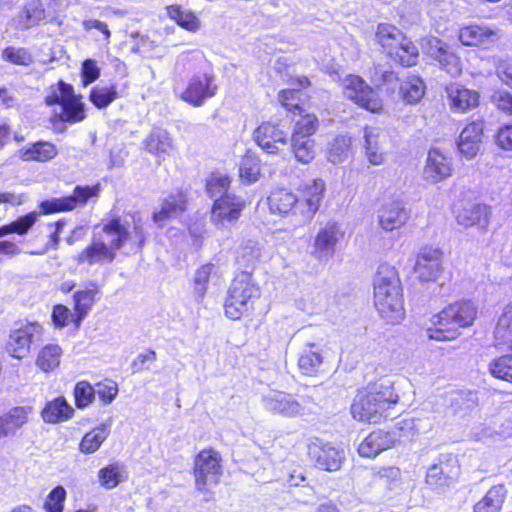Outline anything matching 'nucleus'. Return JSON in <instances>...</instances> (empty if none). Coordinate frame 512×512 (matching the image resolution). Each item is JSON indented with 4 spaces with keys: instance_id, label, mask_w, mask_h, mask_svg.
<instances>
[{
    "instance_id": "nucleus-1",
    "label": "nucleus",
    "mask_w": 512,
    "mask_h": 512,
    "mask_svg": "<svg viewBox=\"0 0 512 512\" xmlns=\"http://www.w3.org/2000/svg\"><path fill=\"white\" fill-rule=\"evenodd\" d=\"M325 182L314 179L307 184L301 197L286 188H277L267 198L269 210L274 215L291 216L296 226H304L313 219L324 197Z\"/></svg>"
},
{
    "instance_id": "nucleus-2",
    "label": "nucleus",
    "mask_w": 512,
    "mask_h": 512,
    "mask_svg": "<svg viewBox=\"0 0 512 512\" xmlns=\"http://www.w3.org/2000/svg\"><path fill=\"white\" fill-rule=\"evenodd\" d=\"M398 401L399 396L391 382H382L356 395L351 405V414L357 421L377 424L391 416L389 410Z\"/></svg>"
},
{
    "instance_id": "nucleus-3",
    "label": "nucleus",
    "mask_w": 512,
    "mask_h": 512,
    "mask_svg": "<svg viewBox=\"0 0 512 512\" xmlns=\"http://www.w3.org/2000/svg\"><path fill=\"white\" fill-rule=\"evenodd\" d=\"M477 313L478 307L471 300H460L449 304L432 317L431 322L434 328L427 330L428 338L436 341L456 339L460 335V329L474 324Z\"/></svg>"
},
{
    "instance_id": "nucleus-4",
    "label": "nucleus",
    "mask_w": 512,
    "mask_h": 512,
    "mask_svg": "<svg viewBox=\"0 0 512 512\" xmlns=\"http://www.w3.org/2000/svg\"><path fill=\"white\" fill-rule=\"evenodd\" d=\"M260 297V288L249 271H242L232 280L224 301L225 316L230 320H240L250 315L255 301Z\"/></svg>"
},
{
    "instance_id": "nucleus-5",
    "label": "nucleus",
    "mask_w": 512,
    "mask_h": 512,
    "mask_svg": "<svg viewBox=\"0 0 512 512\" xmlns=\"http://www.w3.org/2000/svg\"><path fill=\"white\" fill-rule=\"evenodd\" d=\"M94 235L100 237L113 253L121 249L126 242L130 244L131 251H140L146 239L143 227L140 223L134 221L133 232H129L118 218L103 224L99 231L95 228Z\"/></svg>"
},
{
    "instance_id": "nucleus-6",
    "label": "nucleus",
    "mask_w": 512,
    "mask_h": 512,
    "mask_svg": "<svg viewBox=\"0 0 512 512\" xmlns=\"http://www.w3.org/2000/svg\"><path fill=\"white\" fill-rule=\"evenodd\" d=\"M222 476V458L219 452L209 448L201 450L194 460L196 489L205 494V500L211 499V487L220 482Z\"/></svg>"
},
{
    "instance_id": "nucleus-7",
    "label": "nucleus",
    "mask_w": 512,
    "mask_h": 512,
    "mask_svg": "<svg viewBox=\"0 0 512 512\" xmlns=\"http://www.w3.org/2000/svg\"><path fill=\"white\" fill-rule=\"evenodd\" d=\"M45 102L47 105H60L59 116L62 121L76 123L85 118L81 96L75 95L73 86L63 81H59L56 86L51 87Z\"/></svg>"
},
{
    "instance_id": "nucleus-8",
    "label": "nucleus",
    "mask_w": 512,
    "mask_h": 512,
    "mask_svg": "<svg viewBox=\"0 0 512 512\" xmlns=\"http://www.w3.org/2000/svg\"><path fill=\"white\" fill-rule=\"evenodd\" d=\"M422 52L437 61L439 67L453 77L462 73L460 57L443 40L435 36H426L420 40Z\"/></svg>"
},
{
    "instance_id": "nucleus-9",
    "label": "nucleus",
    "mask_w": 512,
    "mask_h": 512,
    "mask_svg": "<svg viewBox=\"0 0 512 512\" xmlns=\"http://www.w3.org/2000/svg\"><path fill=\"white\" fill-rule=\"evenodd\" d=\"M343 90L347 98L360 107L378 113L383 104L378 94L361 77L349 75L343 80Z\"/></svg>"
},
{
    "instance_id": "nucleus-10",
    "label": "nucleus",
    "mask_w": 512,
    "mask_h": 512,
    "mask_svg": "<svg viewBox=\"0 0 512 512\" xmlns=\"http://www.w3.org/2000/svg\"><path fill=\"white\" fill-rule=\"evenodd\" d=\"M43 327L38 322H26L9 334L6 349L16 359L24 358L30 351L32 343L41 339Z\"/></svg>"
},
{
    "instance_id": "nucleus-11",
    "label": "nucleus",
    "mask_w": 512,
    "mask_h": 512,
    "mask_svg": "<svg viewBox=\"0 0 512 512\" xmlns=\"http://www.w3.org/2000/svg\"><path fill=\"white\" fill-rule=\"evenodd\" d=\"M374 305L383 306L389 297L403 294L397 270L387 263L380 264L373 280Z\"/></svg>"
},
{
    "instance_id": "nucleus-12",
    "label": "nucleus",
    "mask_w": 512,
    "mask_h": 512,
    "mask_svg": "<svg viewBox=\"0 0 512 512\" xmlns=\"http://www.w3.org/2000/svg\"><path fill=\"white\" fill-rule=\"evenodd\" d=\"M307 454L318 468L329 472L339 470L345 459V454L342 449L333 446L331 443L324 442L317 437L309 440L307 444Z\"/></svg>"
},
{
    "instance_id": "nucleus-13",
    "label": "nucleus",
    "mask_w": 512,
    "mask_h": 512,
    "mask_svg": "<svg viewBox=\"0 0 512 512\" xmlns=\"http://www.w3.org/2000/svg\"><path fill=\"white\" fill-rule=\"evenodd\" d=\"M262 407L273 415L295 418L305 415V408L292 395L284 391L270 390L261 397Z\"/></svg>"
},
{
    "instance_id": "nucleus-14",
    "label": "nucleus",
    "mask_w": 512,
    "mask_h": 512,
    "mask_svg": "<svg viewBox=\"0 0 512 512\" xmlns=\"http://www.w3.org/2000/svg\"><path fill=\"white\" fill-rule=\"evenodd\" d=\"M443 251L434 246L426 245L420 248L414 272L421 282H434L443 272Z\"/></svg>"
},
{
    "instance_id": "nucleus-15",
    "label": "nucleus",
    "mask_w": 512,
    "mask_h": 512,
    "mask_svg": "<svg viewBox=\"0 0 512 512\" xmlns=\"http://www.w3.org/2000/svg\"><path fill=\"white\" fill-rule=\"evenodd\" d=\"M459 475L457 459L450 454H442L427 470L426 483L433 489L443 490L452 485Z\"/></svg>"
},
{
    "instance_id": "nucleus-16",
    "label": "nucleus",
    "mask_w": 512,
    "mask_h": 512,
    "mask_svg": "<svg viewBox=\"0 0 512 512\" xmlns=\"http://www.w3.org/2000/svg\"><path fill=\"white\" fill-rule=\"evenodd\" d=\"M342 236L341 226L334 220L327 221L316 233L312 255L319 261H328L333 257L335 247Z\"/></svg>"
},
{
    "instance_id": "nucleus-17",
    "label": "nucleus",
    "mask_w": 512,
    "mask_h": 512,
    "mask_svg": "<svg viewBox=\"0 0 512 512\" xmlns=\"http://www.w3.org/2000/svg\"><path fill=\"white\" fill-rule=\"evenodd\" d=\"M244 207L245 201L235 194L216 198L211 208V221L219 228H226L238 220Z\"/></svg>"
},
{
    "instance_id": "nucleus-18",
    "label": "nucleus",
    "mask_w": 512,
    "mask_h": 512,
    "mask_svg": "<svg viewBox=\"0 0 512 512\" xmlns=\"http://www.w3.org/2000/svg\"><path fill=\"white\" fill-rule=\"evenodd\" d=\"M99 193V186H76L73 194L62 198H54L51 200L43 201L40 208L44 214L70 211L77 205H84L86 202L97 196Z\"/></svg>"
},
{
    "instance_id": "nucleus-19",
    "label": "nucleus",
    "mask_w": 512,
    "mask_h": 512,
    "mask_svg": "<svg viewBox=\"0 0 512 512\" xmlns=\"http://www.w3.org/2000/svg\"><path fill=\"white\" fill-rule=\"evenodd\" d=\"M217 85L214 83V76L208 73H197L193 75L181 94V99L193 106H201L207 99L216 93Z\"/></svg>"
},
{
    "instance_id": "nucleus-20",
    "label": "nucleus",
    "mask_w": 512,
    "mask_h": 512,
    "mask_svg": "<svg viewBox=\"0 0 512 512\" xmlns=\"http://www.w3.org/2000/svg\"><path fill=\"white\" fill-rule=\"evenodd\" d=\"M490 207L480 202H461L455 210L458 225L464 228L477 226L486 230L490 222Z\"/></svg>"
},
{
    "instance_id": "nucleus-21",
    "label": "nucleus",
    "mask_w": 512,
    "mask_h": 512,
    "mask_svg": "<svg viewBox=\"0 0 512 512\" xmlns=\"http://www.w3.org/2000/svg\"><path fill=\"white\" fill-rule=\"evenodd\" d=\"M186 205L187 198L183 192L171 193L161 199L159 208H156L152 214V220L161 227L166 221L182 215L186 210Z\"/></svg>"
},
{
    "instance_id": "nucleus-22",
    "label": "nucleus",
    "mask_w": 512,
    "mask_h": 512,
    "mask_svg": "<svg viewBox=\"0 0 512 512\" xmlns=\"http://www.w3.org/2000/svg\"><path fill=\"white\" fill-rule=\"evenodd\" d=\"M446 93L452 112L464 113L479 105V93L459 83H451L448 85L446 87Z\"/></svg>"
},
{
    "instance_id": "nucleus-23",
    "label": "nucleus",
    "mask_w": 512,
    "mask_h": 512,
    "mask_svg": "<svg viewBox=\"0 0 512 512\" xmlns=\"http://www.w3.org/2000/svg\"><path fill=\"white\" fill-rule=\"evenodd\" d=\"M115 258L116 253H113L100 237L93 234L90 244L75 257V260L78 265L93 266L112 263Z\"/></svg>"
},
{
    "instance_id": "nucleus-24",
    "label": "nucleus",
    "mask_w": 512,
    "mask_h": 512,
    "mask_svg": "<svg viewBox=\"0 0 512 512\" xmlns=\"http://www.w3.org/2000/svg\"><path fill=\"white\" fill-rule=\"evenodd\" d=\"M452 160L438 149H430L424 167V178L431 183H438L450 177Z\"/></svg>"
},
{
    "instance_id": "nucleus-25",
    "label": "nucleus",
    "mask_w": 512,
    "mask_h": 512,
    "mask_svg": "<svg viewBox=\"0 0 512 512\" xmlns=\"http://www.w3.org/2000/svg\"><path fill=\"white\" fill-rule=\"evenodd\" d=\"M501 37L499 29L485 25H469L459 31V41L465 46L490 45Z\"/></svg>"
},
{
    "instance_id": "nucleus-26",
    "label": "nucleus",
    "mask_w": 512,
    "mask_h": 512,
    "mask_svg": "<svg viewBox=\"0 0 512 512\" xmlns=\"http://www.w3.org/2000/svg\"><path fill=\"white\" fill-rule=\"evenodd\" d=\"M254 140L268 154H276L277 143H287V133L278 125L271 122H264L254 131Z\"/></svg>"
},
{
    "instance_id": "nucleus-27",
    "label": "nucleus",
    "mask_w": 512,
    "mask_h": 512,
    "mask_svg": "<svg viewBox=\"0 0 512 512\" xmlns=\"http://www.w3.org/2000/svg\"><path fill=\"white\" fill-rule=\"evenodd\" d=\"M409 211L399 201H389L378 211L379 225L385 231L402 227L409 219Z\"/></svg>"
},
{
    "instance_id": "nucleus-28",
    "label": "nucleus",
    "mask_w": 512,
    "mask_h": 512,
    "mask_svg": "<svg viewBox=\"0 0 512 512\" xmlns=\"http://www.w3.org/2000/svg\"><path fill=\"white\" fill-rule=\"evenodd\" d=\"M483 121L477 120L469 123L460 133L458 148L466 158L475 157L480 149L483 136Z\"/></svg>"
},
{
    "instance_id": "nucleus-29",
    "label": "nucleus",
    "mask_w": 512,
    "mask_h": 512,
    "mask_svg": "<svg viewBox=\"0 0 512 512\" xmlns=\"http://www.w3.org/2000/svg\"><path fill=\"white\" fill-rule=\"evenodd\" d=\"M386 132L378 127H366L364 131L365 154L370 164L381 165L384 163L385 156L383 144L386 142Z\"/></svg>"
},
{
    "instance_id": "nucleus-30",
    "label": "nucleus",
    "mask_w": 512,
    "mask_h": 512,
    "mask_svg": "<svg viewBox=\"0 0 512 512\" xmlns=\"http://www.w3.org/2000/svg\"><path fill=\"white\" fill-rule=\"evenodd\" d=\"M143 143L146 151L154 155L158 163H161L166 156H169L175 150L173 139L162 128H154Z\"/></svg>"
},
{
    "instance_id": "nucleus-31",
    "label": "nucleus",
    "mask_w": 512,
    "mask_h": 512,
    "mask_svg": "<svg viewBox=\"0 0 512 512\" xmlns=\"http://www.w3.org/2000/svg\"><path fill=\"white\" fill-rule=\"evenodd\" d=\"M394 442V434L382 430L373 431L360 443L358 453L362 457L373 458L389 449Z\"/></svg>"
},
{
    "instance_id": "nucleus-32",
    "label": "nucleus",
    "mask_w": 512,
    "mask_h": 512,
    "mask_svg": "<svg viewBox=\"0 0 512 512\" xmlns=\"http://www.w3.org/2000/svg\"><path fill=\"white\" fill-rule=\"evenodd\" d=\"M494 339L498 346L512 350V301L503 307L498 316Z\"/></svg>"
},
{
    "instance_id": "nucleus-33",
    "label": "nucleus",
    "mask_w": 512,
    "mask_h": 512,
    "mask_svg": "<svg viewBox=\"0 0 512 512\" xmlns=\"http://www.w3.org/2000/svg\"><path fill=\"white\" fill-rule=\"evenodd\" d=\"M58 151L54 144L47 141H39L26 145L19 150V157L24 161L46 162L53 159Z\"/></svg>"
},
{
    "instance_id": "nucleus-34",
    "label": "nucleus",
    "mask_w": 512,
    "mask_h": 512,
    "mask_svg": "<svg viewBox=\"0 0 512 512\" xmlns=\"http://www.w3.org/2000/svg\"><path fill=\"white\" fill-rule=\"evenodd\" d=\"M323 363V356L319 348L313 344L308 343L303 348L298 359V367L304 375H316L320 372Z\"/></svg>"
},
{
    "instance_id": "nucleus-35",
    "label": "nucleus",
    "mask_w": 512,
    "mask_h": 512,
    "mask_svg": "<svg viewBox=\"0 0 512 512\" xmlns=\"http://www.w3.org/2000/svg\"><path fill=\"white\" fill-rule=\"evenodd\" d=\"M31 412L32 408L30 406H18L12 408L7 414L0 416L3 437L14 434L26 424Z\"/></svg>"
},
{
    "instance_id": "nucleus-36",
    "label": "nucleus",
    "mask_w": 512,
    "mask_h": 512,
    "mask_svg": "<svg viewBox=\"0 0 512 512\" xmlns=\"http://www.w3.org/2000/svg\"><path fill=\"white\" fill-rule=\"evenodd\" d=\"M74 409L65 398L58 397L46 404L42 411L43 420L47 423H59L72 417Z\"/></svg>"
},
{
    "instance_id": "nucleus-37",
    "label": "nucleus",
    "mask_w": 512,
    "mask_h": 512,
    "mask_svg": "<svg viewBox=\"0 0 512 512\" xmlns=\"http://www.w3.org/2000/svg\"><path fill=\"white\" fill-rule=\"evenodd\" d=\"M507 490L504 485L491 487L486 495L474 507V512H500Z\"/></svg>"
},
{
    "instance_id": "nucleus-38",
    "label": "nucleus",
    "mask_w": 512,
    "mask_h": 512,
    "mask_svg": "<svg viewBox=\"0 0 512 512\" xmlns=\"http://www.w3.org/2000/svg\"><path fill=\"white\" fill-rule=\"evenodd\" d=\"M405 37L406 36L393 25H378L376 32L377 41L389 56L392 54L393 50L404 41Z\"/></svg>"
},
{
    "instance_id": "nucleus-39",
    "label": "nucleus",
    "mask_w": 512,
    "mask_h": 512,
    "mask_svg": "<svg viewBox=\"0 0 512 512\" xmlns=\"http://www.w3.org/2000/svg\"><path fill=\"white\" fill-rule=\"evenodd\" d=\"M63 350L58 344H47L38 352L35 364L43 372L48 373L58 368Z\"/></svg>"
},
{
    "instance_id": "nucleus-40",
    "label": "nucleus",
    "mask_w": 512,
    "mask_h": 512,
    "mask_svg": "<svg viewBox=\"0 0 512 512\" xmlns=\"http://www.w3.org/2000/svg\"><path fill=\"white\" fill-rule=\"evenodd\" d=\"M384 307L375 305L380 317L389 324H397L405 317L403 294L389 297L385 300Z\"/></svg>"
},
{
    "instance_id": "nucleus-41",
    "label": "nucleus",
    "mask_w": 512,
    "mask_h": 512,
    "mask_svg": "<svg viewBox=\"0 0 512 512\" xmlns=\"http://www.w3.org/2000/svg\"><path fill=\"white\" fill-rule=\"evenodd\" d=\"M291 150L298 162L308 164L316 156L315 140L310 137L291 136Z\"/></svg>"
},
{
    "instance_id": "nucleus-42",
    "label": "nucleus",
    "mask_w": 512,
    "mask_h": 512,
    "mask_svg": "<svg viewBox=\"0 0 512 512\" xmlns=\"http://www.w3.org/2000/svg\"><path fill=\"white\" fill-rule=\"evenodd\" d=\"M166 10L169 18L187 31L197 32L201 28L200 20L192 11L182 9L179 5L167 6Z\"/></svg>"
},
{
    "instance_id": "nucleus-43",
    "label": "nucleus",
    "mask_w": 512,
    "mask_h": 512,
    "mask_svg": "<svg viewBox=\"0 0 512 512\" xmlns=\"http://www.w3.org/2000/svg\"><path fill=\"white\" fill-rule=\"evenodd\" d=\"M425 93V86L418 76H407L400 85V94L402 99L408 104L419 102Z\"/></svg>"
},
{
    "instance_id": "nucleus-44",
    "label": "nucleus",
    "mask_w": 512,
    "mask_h": 512,
    "mask_svg": "<svg viewBox=\"0 0 512 512\" xmlns=\"http://www.w3.org/2000/svg\"><path fill=\"white\" fill-rule=\"evenodd\" d=\"M109 434L110 426L108 424L99 425L84 435L80 443V451L85 454L96 452Z\"/></svg>"
},
{
    "instance_id": "nucleus-45",
    "label": "nucleus",
    "mask_w": 512,
    "mask_h": 512,
    "mask_svg": "<svg viewBox=\"0 0 512 512\" xmlns=\"http://www.w3.org/2000/svg\"><path fill=\"white\" fill-rule=\"evenodd\" d=\"M98 293V287L94 284L85 290H79L74 293V310L79 318L82 320L92 308L95 302V296Z\"/></svg>"
},
{
    "instance_id": "nucleus-46",
    "label": "nucleus",
    "mask_w": 512,
    "mask_h": 512,
    "mask_svg": "<svg viewBox=\"0 0 512 512\" xmlns=\"http://www.w3.org/2000/svg\"><path fill=\"white\" fill-rule=\"evenodd\" d=\"M390 57L404 67H410L417 63L419 51L414 43L405 37L404 41L393 50Z\"/></svg>"
},
{
    "instance_id": "nucleus-47",
    "label": "nucleus",
    "mask_w": 512,
    "mask_h": 512,
    "mask_svg": "<svg viewBox=\"0 0 512 512\" xmlns=\"http://www.w3.org/2000/svg\"><path fill=\"white\" fill-rule=\"evenodd\" d=\"M351 138L346 135L335 137L328 147V160L334 164L344 162L350 152Z\"/></svg>"
},
{
    "instance_id": "nucleus-48",
    "label": "nucleus",
    "mask_w": 512,
    "mask_h": 512,
    "mask_svg": "<svg viewBox=\"0 0 512 512\" xmlns=\"http://www.w3.org/2000/svg\"><path fill=\"white\" fill-rule=\"evenodd\" d=\"M38 219L37 212H30L24 216L17 218L15 221L0 227V238L5 235L16 233L25 235Z\"/></svg>"
},
{
    "instance_id": "nucleus-49",
    "label": "nucleus",
    "mask_w": 512,
    "mask_h": 512,
    "mask_svg": "<svg viewBox=\"0 0 512 512\" xmlns=\"http://www.w3.org/2000/svg\"><path fill=\"white\" fill-rule=\"evenodd\" d=\"M45 17V10L41 0H31L24 7L20 15L19 24L22 28H29L38 24Z\"/></svg>"
},
{
    "instance_id": "nucleus-50",
    "label": "nucleus",
    "mask_w": 512,
    "mask_h": 512,
    "mask_svg": "<svg viewBox=\"0 0 512 512\" xmlns=\"http://www.w3.org/2000/svg\"><path fill=\"white\" fill-rule=\"evenodd\" d=\"M229 187V177L220 173L211 174L206 183L207 193L213 201H216V198H222L231 194L229 192Z\"/></svg>"
},
{
    "instance_id": "nucleus-51",
    "label": "nucleus",
    "mask_w": 512,
    "mask_h": 512,
    "mask_svg": "<svg viewBox=\"0 0 512 512\" xmlns=\"http://www.w3.org/2000/svg\"><path fill=\"white\" fill-rule=\"evenodd\" d=\"M299 119L295 121L291 136H304L312 138V135L318 129V118L315 114L297 111Z\"/></svg>"
},
{
    "instance_id": "nucleus-52",
    "label": "nucleus",
    "mask_w": 512,
    "mask_h": 512,
    "mask_svg": "<svg viewBox=\"0 0 512 512\" xmlns=\"http://www.w3.org/2000/svg\"><path fill=\"white\" fill-rule=\"evenodd\" d=\"M213 268L212 264H205L195 272L193 277V295L197 302H201L204 299Z\"/></svg>"
},
{
    "instance_id": "nucleus-53",
    "label": "nucleus",
    "mask_w": 512,
    "mask_h": 512,
    "mask_svg": "<svg viewBox=\"0 0 512 512\" xmlns=\"http://www.w3.org/2000/svg\"><path fill=\"white\" fill-rule=\"evenodd\" d=\"M489 371L493 377L512 383V355H502L492 360Z\"/></svg>"
},
{
    "instance_id": "nucleus-54",
    "label": "nucleus",
    "mask_w": 512,
    "mask_h": 512,
    "mask_svg": "<svg viewBox=\"0 0 512 512\" xmlns=\"http://www.w3.org/2000/svg\"><path fill=\"white\" fill-rule=\"evenodd\" d=\"M118 97L116 86H96L90 92V101L99 109L107 107Z\"/></svg>"
},
{
    "instance_id": "nucleus-55",
    "label": "nucleus",
    "mask_w": 512,
    "mask_h": 512,
    "mask_svg": "<svg viewBox=\"0 0 512 512\" xmlns=\"http://www.w3.org/2000/svg\"><path fill=\"white\" fill-rule=\"evenodd\" d=\"M99 481L107 489L116 487L124 478L122 467L117 464H110L99 471Z\"/></svg>"
},
{
    "instance_id": "nucleus-56",
    "label": "nucleus",
    "mask_w": 512,
    "mask_h": 512,
    "mask_svg": "<svg viewBox=\"0 0 512 512\" xmlns=\"http://www.w3.org/2000/svg\"><path fill=\"white\" fill-rule=\"evenodd\" d=\"M373 478L386 485L389 489H395L399 486L401 471L394 466L382 467L374 471Z\"/></svg>"
},
{
    "instance_id": "nucleus-57",
    "label": "nucleus",
    "mask_w": 512,
    "mask_h": 512,
    "mask_svg": "<svg viewBox=\"0 0 512 512\" xmlns=\"http://www.w3.org/2000/svg\"><path fill=\"white\" fill-rule=\"evenodd\" d=\"M74 397L78 408H86L95 398V388L87 381H80L74 388Z\"/></svg>"
},
{
    "instance_id": "nucleus-58",
    "label": "nucleus",
    "mask_w": 512,
    "mask_h": 512,
    "mask_svg": "<svg viewBox=\"0 0 512 512\" xmlns=\"http://www.w3.org/2000/svg\"><path fill=\"white\" fill-rule=\"evenodd\" d=\"M240 177L248 183L257 181L260 175V165L258 160L250 155L242 158L239 167Z\"/></svg>"
},
{
    "instance_id": "nucleus-59",
    "label": "nucleus",
    "mask_w": 512,
    "mask_h": 512,
    "mask_svg": "<svg viewBox=\"0 0 512 512\" xmlns=\"http://www.w3.org/2000/svg\"><path fill=\"white\" fill-rule=\"evenodd\" d=\"M66 499V490L62 486L55 487L44 503L46 512H62Z\"/></svg>"
},
{
    "instance_id": "nucleus-60",
    "label": "nucleus",
    "mask_w": 512,
    "mask_h": 512,
    "mask_svg": "<svg viewBox=\"0 0 512 512\" xmlns=\"http://www.w3.org/2000/svg\"><path fill=\"white\" fill-rule=\"evenodd\" d=\"M2 56L16 65L28 66L33 62L31 54L25 48L8 47L3 51Z\"/></svg>"
},
{
    "instance_id": "nucleus-61",
    "label": "nucleus",
    "mask_w": 512,
    "mask_h": 512,
    "mask_svg": "<svg viewBox=\"0 0 512 512\" xmlns=\"http://www.w3.org/2000/svg\"><path fill=\"white\" fill-rule=\"evenodd\" d=\"M95 394L98 395L104 405L110 404L118 394V386L115 382L110 380L97 383L95 387Z\"/></svg>"
},
{
    "instance_id": "nucleus-62",
    "label": "nucleus",
    "mask_w": 512,
    "mask_h": 512,
    "mask_svg": "<svg viewBox=\"0 0 512 512\" xmlns=\"http://www.w3.org/2000/svg\"><path fill=\"white\" fill-rule=\"evenodd\" d=\"M299 91L296 89H285L279 92L278 100L282 106L287 110L296 113L297 111L303 112L298 104Z\"/></svg>"
},
{
    "instance_id": "nucleus-63",
    "label": "nucleus",
    "mask_w": 512,
    "mask_h": 512,
    "mask_svg": "<svg viewBox=\"0 0 512 512\" xmlns=\"http://www.w3.org/2000/svg\"><path fill=\"white\" fill-rule=\"evenodd\" d=\"M260 256V250L259 248L255 246L247 245L242 248L239 256H238V263L247 269H253L255 266L258 258Z\"/></svg>"
},
{
    "instance_id": "nucleus-64",
    "label": "nucleus",
    "mask_w": 512,
    "mask_h": 512,
    "mask_svg": "<svg viewBox=\"0 0 512 512\" xmlns=\"http://www.w3.org/2000/svg\"><path fill=\"white\" fill-rule=\"evenodd\" d=\"M100 76V69L98 68L96 61L87 59L82 64L81 77L84 86L96 81Z\"/></svg>"
}]
</instances>
